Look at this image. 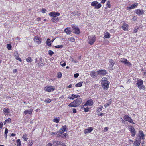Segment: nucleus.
<instances>
[{"instance_id":"f257e3e1","label":"nucleus","mask_w":146,"mask_h":146,"mask_svg":"<svg viewBox=\"0 0 146 146\" xmlns=\"http://www.w3.org/2000/svg\"><path fill=\"white\" fill-rule=\"evenodd\" d=\"M82 101L81 98H78L71 103L68 106L70 107H76L81 104Z\"/></svg>"},{"instance_id":"f03ea898","label":"nucleus","mask_w":146,"mask_h":146,"mask_svg":"<svg viewBox=\"0 0 146 146\" xmlns=\"http://www.w3.org/2000/svg\"><path fill=\"white\" fill-rule=\"evenodd\" d=\"M107 80L106 78H103L102 79V86L105 90H107L109 87V82Z\"/></svg>"},{"instance_id":"7ed1b4c3","label":"nucleus","mask_w":146,"mask_h":146,"mask_svg":"<svg viewBox=\"0 0 146 146\" xmlns=\"http://www.w3.org/2000/svg\"><path fill=\"white\" fill-rule=\"evenodd\" d=\"M137 84L138 88L140 89H144L145 88V86L143 85V81L141 79H139L137 80Z\"/></svg>"},{"instance_id":"20e7f679","label":"nucleus","mask_w":146,"mask_h":146,"mask_svg":"<svg viewBox=\"0 0 146 146\" xmlns=\"http://www.w3.org/2000/svg\"><path fill=\"white\" fill-rule=\"evenodd\" d=\"M96 40L95 36H91L88 37V43L92 45Z\"/></svg>"},{"instance_id":"39448f33","label":"nucleus","mask_w":146,"mask_h":146,"mask_svg":"<svg viewBox=\"0 0 146 146\" xmlns=\"http://www.w3.org/2000/svg\"><path fill=\"white\" fill-rule=\"evenodd\" d=\"M91 5L92 6L94 7L95 9H98L100 8L101 7V5L100 3L96 1L92 2L91 3Z\"/></svg>"},{"instance_id":"423d86ee","label":"nucleus","mask_w":146,"mask_h":146,"mask_svg":"<svg viewBox=\"0 0 146 146\" xmlns=\"http://www.w3.org/2000/svg\"><path fill=\"white\" fill-rule=\"evenodd\" d=\"M55 90L54 87L51 86H46L44 90L45 91L48 92H53Z\"/></svg>"},{"instance_id":"0eeeda50","label":"nucleus","mask_w":146,"mask_h":146,"mask_svg":"<svg viewBox=\"0 0 146 146\" xmlns=\"http://www.w3.org/2000/svg\"><path fill=\"white\" fill-rule=\"evenodd\" d=\"M124 119L126 121L133 124H134L135 123L133 121L132 119L128 115H125L124 116Z\"/></svg>"},{"instance_id":"6e6552de","label":"nucleus","mask_w":146,"mask_h":146,"mask_svg":"<svg viewBox=\"0 0 146 146\" xmlns=\"http://www.w3.org/2000/svg\"><path fill=\"white\" fill-rule=\"evenodd\" d=\"M129 130L131 133V134L132 136L134 137L136 134V131L134 127L132 126L129 127Z\"/></svg>"},{"instance_id":"1a4fd4ad","label":"nucleus","mask_w":146,"mask_h":146,"mask_svg":"<svg viewBox=\"0 0 146 146\" xmlns=\"http://www.w3.org/2000/svg\"><path fill=\"white\" fill-rule=\"evenodd\" d=\"M97 73L98 75L101 76H104L107 74V72L106 70H101L97 71Z\"/></svg>"},{"instance_id":"9d476101","label":"nucleus","mask_w":146,"mask_h":146,"mask_svg":"<svg viewBox=\"0 0 146 146\" xmlns=\"http://www.w3.org/2000/svg\"><path fill=\"white\" fill-rule=\"evenodd\" d=\"M49 15L50 16L53 17H56L60 15V14L58 12H52L49 13Z\"/></svg>"},{"instance_id":"9b49d317","label":"nucleus","mask_w":146,"mask_h":146,"mask_svg":"<svg viewBox=\"0 0 146 146\" xmlns=\"http://www.w3.org/2000/svg\"><path fill=\"white\" fill-rule=\"evenodd\" d=\"M144 11L143 9L140 10L139 9H137L135 11V13L137 15L140 16L144 13Z\"/></svg>"},{"instance_id":"f8f14e48","label":"nucleus","mask_w":146,"mask_h":146,"mask_svg":"<svg viewBox=\"0 0 146 146\" xmlns=\"http://www.w3.org/2000/svg\"><path fill=\"white\" fill-rule=\"evenodd\" d=\"M34 40L35 42L37 43L38 44L41 43V39L37 36H36L35 37Z\"/></svg>"},{"instance_id":"ddd939ff","label":"nucleus","mask_w":146,"mask_h":146,"mask_svg":"<svg viewBox=\"0 0 146 146\" xmlns=\"http://www.w3.org/2000/svg\"><path fill=\"white\" fill-rule=\"evenodd\" d=\"M90 75L92 78H95L97 77L98 74L97 73V72H96L95 71H91Z\"/></svg>"},{"instance_id":"4468645a","label":"nucleus","mask_w":146,"mask_h":146,"mask_svg":"<svg viewBox=\"0 0 146 146\" xmlns=\"http://www.w3.org/2000/svg\"><path fill=\"white\" fill-rule=\"evenodd\" d=\"M115 64V63L113 60L111 59L109 60V68H112L113 67Z\"/></svg>"},{"instance_id":"2eb2a0df","label":"nucleus","mask_w":146,"mask_h":146,"mask_svg":"<svg viewBox=\"0 0 146 146\" xmlns=\"http://www.w3.org/2000/svg\"><path fill=\"white\" fill-rule=\"evenodd\" d=\"M93 130L92 127H90L87 129H85L84 131V133L85 134H87L88 133H90Z\"/></svg>"},{"instance_id":"dca6fc26","label":"nucleus","mask_w":146,"mask_h":146,"mask_svg":"<svg viewBox=\"0 0 146 146\" xmlns=\"http://www.w3.org/2000/svg\"><path fill=\"white\" fill-rule=\"evenodd\" d=\"M139 139H141H141H145L144 138V135L143 132V131H140L139 132Z\"/></svg>"},{"instance_id":"f3484780","label":"nucleus","mask_w":146,"mask_h":146,"mask_svg":"<svg viewBox=\"0 0 146 146\" xmlns=\"http://www.w3.org/2000/svg\"><path fill=\"white\" fill-rule=\"evenodd\" d=\"M80 96L78 95H75L74 94H72V95L70 96L68 98L70 99H74L75 98H78V97L79 98Z\"/></svg>"},{"instance_id":"a211bd4d","label":"nucleus","mask_w":146,"mask_h":146,"mask_svg":"<svg viewBox=\"0 0 146 146\" xmlns=\"http://www.w3.org/2000/svg\"><path fill=\"white\" fill-rule=\"evenodd\" d=\"M138 4L137 3H135L134 4L132 5L131 6L127 7V9L129 10L135 8L137 6Z\"/></svg>"},{"instance_id":"6ab92c4d","label":"nucleus","mask_w":146,"mask_h":146,"mask_svg":"<svg viewBox=\"0 0 146 146\" xmlns=\"http://www.w3.org/2000/svg\"><path fill=\"white\" fill-rule=\"evenodd\" d=\"M14 55L16 59L19 61L20 62H21V59L19 57L18 53L17 52H14Z\"/></svg>"},{"instance_id":"aec40b11","label":"nucleus","mask_w":146,"mask_h":146,"mask_svg":"<svg viewBox=\"0 0 146 146\" xmlns=\"http://www.w3.org/2000/svg\"><path fill=\"white\" fill-rule=\"evenodd\" d=\"M104 39L109 38H110L111 36L110 33L108 32L104 33Z\"/></svg>"},{"instance_id":"412c9836","label":"nucleus","mask_w":146,"mask_h":146,"mask_svg":"<svg viewBox=\"0 0 146 146\" xmlns=\"http://www.w3.org/2000/svg\"><path fill=\"white\" fill-rule=\"evenodd\" d=\"M33 111V110L30 109L29 110H25L24 112V114L25 115H26L27 113L29 114H31Z\"/></svg>"},{"instance_id":"4be33fe9","label":"nucleus","mask_w":146,"mask_h":146,"mask_svg":"<svg viewBox=\"0 0 146 146\" xmlns=\"http://www.w3.org/2000/svg\"><path fill=\"white\" fill-rule=\"evenodd\" d=\"M61 142L58 141H54L53 142V145L54 146H58L59 145H61Z\"/></svg>"},{"instance_id":"5701e85b","label":"nucleus","mask_w":146,"mask_h":146,"mask_svg":"<svg viewBox=\"0 0 146 146\" xmlns=\"http://www.w3.org/2000/svg\"><path fill=\"white\" fill-rule=\"evenodd\" d=\"M128 25L127 24L125 23L122 26V28L124 31H127L128 30Z\"/></svg>"},{"instance_id":"b1692460","label":"nucleus","mask_w":146,"mask_h":146,"mask_svg":"<svg viewBox=\"0 0 146 146\" xmlns=\"http://www.w3.org/2000/svg\"><path fill=\"white\" fill-rule=\"evenodd\" d=\"M74 33L78 34L80 33L79 29L77 27H75L74 28Z\"/></svg>"},{"instance_id":"393cba45","label":"nucleus","mask_w":146,"mask_h":146,"mask_svg":"<svg viewBox=\"0 0 146 146\" xmlns=\"http://www.w3.org/2000/svg\"><path fill=\"white\" fill-rule=\"evenodd\" d=\"M3 111L5 115H6L9 113V109L7 108H5L3 110Z\"/></svg>"},{"instance_id":"a878e982","label":"nucleus","mask_w":146,"mask_h":146,"mask_svg":"<svg viewBox=\"0 0 146 146\" xmlns=\"http://www.w3.org/2000/svg\"><path fill=\"white\" fill-rule=\"evenodd\" d=\"M93 104V102L92 100H88L87 101L86 103V104H85L84 106L86 105H90L91 106Z\"/></svg>"},{"instance_id":"bb28decb","label":"nucleus","mask_w":146,"mask_h":146,"mask_svg":"<svg viewBox=\"0 0 146 146\" xmlns=\"http://www.w3.org/2000/svg\"><path fill=\"white\" fill-rule=\"evenodd\" d=\"M64 32L67 34H70L71 33V31L70 30L69 28H66L64 30Z\"/></svg>"},{"instance_id":"cd10ccee","label":"nucleus","mask_w":146,"mask_h":146,"mask_svg":"<svg viewBox=\"0 0 146 146\" xmlns=\"http://www.w3.org/2000/svg\"><path fill=\"white\" fill-rule=\"evenodd\" d=\"M73 15L78 17L80 15V13L78 12L74 11L72 13Z\"/></svg>"},{"instance_id":"c85d7f7f","label":"nucleus","mask_w":146,"mask_h":146,"mask_svg":"<svg viewBox=\"0 0 146 146\" xmlns=\"http://www.w3.org/2000/svg\"><path fill=\"white\" fill-rule=\"evenodd\" d=\"M51 21L52 22H57L59 21V19L57 17H53L52 18Z\"/></svg>"},{"instance_id":"c756f323","label":"nucleus","mask_w":146,"mask_h":146,"mask_svg":"<svg viewBox=\"0 0 146 146\" xmlns=\"http://www.w3.org/2000/svg\"><path fill=\"white\" fill-rule=\"evenodd\" d=\"M127 61V60L126 59L123 58L121 59L119 61L120 62L123 63L125 64Z\"/></svg>"},{"instance_id":"7c9ffc66","label":"nucleus","mask_w":146,"mask_h":146,"mask_svg":"<svg viewBox=\"0 0 146 146\" xmlns=\"http://www.w3.org/2000/svg\"><path fill=\"white\" fill-rule=\"evenodd\" d=\"M111 101H112V100L111 99H110V102H108L107 103H106L105 104L104 106L105 108H106L108 106L111 104Z\"/></svg>"},{"instance_id":"2f4dec72","label":"nucleus","mask_w":146,"mask_h":146,"mask_svg":"<svg viewBox=\"0 0 146 146\" xmlns=\"http://www.w3.org/2000/svg\"><path fill=\"white\" fill-rule=\"evenodd\" d=\"M38 59L39 60V61L38 62V63H39V64H38L39 65V66H43L44 65V63L42 62V58L41 57L39 58Z\"/></svg>"},{"instance_id":"473e14b6","label":"nucleus","mask_w":146,"mask_h":146,"mask_svg":"<svg viewBox=\"0 0 146 146\" xmlns=\"http://www.w3.org/2000/svg\"><path fill=\"white\" fill-rule=\"evenodd\" d=\"M46 44L47 46H50L51 45V44L50 42V39L48 38L46 42Z\"/></svg>"},{"instance_id":"72a5a7b5","label":"nucleus","mask_w":146,"mask_h":146,"mask_svg":"<svg viewBox=\"0 0 146 146\" xmlns=\"http://www.w3.org/2000/svg\"><path fill=\"white\" fill-rule=\"evenodd\" d=\"M59 117L58 118L56 117L53 120V121L56 123H58L59 121Z\"/></svg>"},{"instance_id":"f704fd0d","label":"nucleus","mask_w":146,"mask_h":146,"mask_svg":"<svg viewBox=\"0 0 146 146\" xmlns=\"http://www.w3.org/2000/svg\"><path fill=\"white\" fill-rule=\"evenodd\" d=\"M140 139H139V140H136V141H135V143H136V145L139 146L140 145L141 143Z\"/></svg>"},{"instance_id":"c9c22d12","label":"nucleus","mask_w":146,"mask_h":146,"mask_svg":"<svg viewBox=\"0 0 146 146\" xmlns=\"http://www.w3.org/2000/svg\"><path fill=\"white\" fill-rule=\"evenodd\" d=\"M16 142L17 143V146H21V141L19 139L17 140Z\"/></svg>"},{"instance_id":"e433bc0d","label":"nucleus","mask_w":146,"mask_h":146,"mask_svg":"<svg viewBox=\"0 0 146 146\" xmlns=\"http://www.w3.org/2000/svg\"><path fill=\"white\" fill-rule=\"evenodd\" d=\"M26 61L27 62H31L33 60L30 57H29L26 59Z\"/></svg>"},{"instance_id":"4c0bfd02","label":"nucleus","mask_w":146,"mask_h":146,"mask_svg":"<svg viewBox=\"0 0 146 146\" xmlns=\"http://www.w3.org/2000/svg\"><path fill=\"white\" fill-rule=\"evenodd\" d=\"M23 138L24 141H27L28 139L27 135L26 134H24L23 135Z\"/></svg>"},{"instance_id":"58836bf2","label":"nucleus","mask_w":146,"mask_h":146,"mask_svg":"<svg viewBox=\"0 0 146 146\" xmlns=\"http://www.w3.org/2000/svg\"><path fill=\"white\" fill-rule=\"evenodd\" d=\"M82 82H80L77 83L76 85V87H81L82 86Z\"/></svg>"},{"instance_id":"ea45409f","label":"nucleus","mask_w":146,"mask_h":146,"mask_svg":"<svg viewBox=\"0 0 146 146\" xmlns=\"http://www.w3.org/2000/svg\"><path fill=\"white\" fill-rule=\"evenodd\" d=\"M110 3V1H108L106 2V7L110 8L111 7Z\"/></svg>"},{"instance_id":"a19ab883","label":"nucleus","mask_w":146,"mask_h":146,"mask_svg":"<svg viewBox=\"0 0 146 146\" xmlns=\"http://www.w3.org/2000/svg\"><path fill=\"white\" fill-rule=\"evenodd\" d=\"M61 129H62L63 131L65 132L67 131V127L66 125L63 126L62 128Z\"/></svg>"},{"instance_id":"79ce46f5","label":"nucleus","mask_w":146,"mask_h":146,"mask_svg":"<svg viewBox=\"0 0 146 146\" xmlns=\"http://www.w3.org/2000/svg\"><path fill=\"white\" fill-rule=\"evenodd\" d=\"M66 133H64L62 134L59 135H58V136L59 137L61 136L62 138H64L66 137Z\"/></svg>"},{"instance_id":"37998d69","label":"nucleus","mask_w":146,"mask_h":146,"mask_svg":"<svg viewBox=\"0 0 146 146\" xmlns=\"http://www.w3.org/2000/svg\"><path fill=\"white\" fill-rule=\"evenodd\" d=\"M51 101L52 100L51 99L48 98V99H45V100L44 101V102L47 103H49L50 102H51Z\"/></svg>"},{"instance_id":"c03bdc74","label":"nucleus","mask_w":146,"mask_h":146,"mask_svg":"<svg viewBox=\"0 0 146 146\" xmlns=\"http://www.w3.org/2000/svg\"><path fill=\"white\" fill-rule=\"evenodd\" d=\"M7 48L8 50H10L11 49L12 46L11 44H8L7 45Z\"/></svg>"},{"instance_id":"a18cd8bd","label":"nucleus","mask_w":146,"mask_h":146,"mask_svg":"<svg viewBox=\"0 0 146 146\" xmlns=\"http://www.w3.org/2000/svg\"><path fill=\"white\" fill-rule=\"evenodd\" d=\"M55 47L57 48H62L63 47V45H57L55 46Z\"/></svg>"},{"instance_id":"49530a36","label":"nucleus","mask_w":146,"mask_h":146,"mask_svg":"<svg viewBox=\"0 0 146 146\" xmlns=\"http://www.w3.org/2000/svg\"><path fill=\"white\" fill-rule=\"evenodd\" d=\"M68 40L72 42H74L75 40V39L74 38L71 37L68 38Z\"/></svg>"},{"instance_id":"de8ad7c7","label":"nucleus","mask_w":146,"mask_h":146,"mask_svg":"<svg viewBox=\"0 0 146 146\" xmlns=\"http://www.w3.org/2000/svg\"><path fill=\"white\" fill-rule=\"evenodd\" d=\"M102 106H100V107L97 109V111L98 112H100V111H101L102 109Z\"/></svg>"},{"instance_id":"09e8293b","label":"nucleus","mask_w":146,"mask_h":146,"mask_svg":"<svg viewBox=\"0 0 146 146\" xmlns=\"http://www.w3.org/2000/svg\"><path fill=\"white\" fill-rule=\"evenodd\" d=\"M125 64L126 65H127L129 66H131L132 65L131 63L129 61H127Z\"/></svg>"},{"instance_id":"8fccbe9b","label":"nucleus","mask_w":146,"mask_h":146,"mask_svg":"<svg viewBox=\"0 0 146 146\" xmlns=\"http://www.w3.org/2000/svg\"><path fill=\"white\" fill-rule=\"evenodd\" d=\"M64 132L62 130V129H60L59 131L58 132V133H59V134H58L59 135H61Z\"/></svg>"},{"instance_id":"3c124183","label":"nucleus","mask_w":146,"mask_h":146,"mask_svg":"<svg viewBox=\"0 0 146 146\" xmlns=\"http://www.w3.org/2000/svg\"><path fill=\"white\" fill-rule=\"evenodd\" d=\"M5 121L7 123H9L11 121V119L10 118H8L5 120Z\"/></svg>"},{"instance_id":"603ef678","label":"nucleus","mask_w":146,"mask_h":146,"mask_svg":"<svg viewBox=\"0 0 146 146\" xmlns=\"http://www.w3.org/2000/svg\"><path fill=\"white\" fill-rule=\"evenodd\" d=\"M48 53L50 55L52 56L54 54V52L51 50H49L48 51Z\"/></svg>"},{"instance_id":"864d4df0","label":"nucleus","mask_w":146,"mask_h":146,"mask_svg":"<svg viewBox=\"0 0 146 146\" xmlns=\"http://www.w3.org/2000/svg\"><path fill=\"white\" fill-rule=\"evenodd\" d=\"M46 11V9H45V8H42V9L41 12L42 13H45Z\"/></svg>"},{"instance_id":"5fc2aeb1","label":"nucleus","mask_w":146,"mask_h":146,"mask_svg":"<svg viewBox=\"0 0 146 146\" xmlns=\"http://www.w3.org/2000/svg\"><path fill=\"white\" fill-rule=\"evenodd\" d=\"M138 29H139V27H137L136 26L135 29L134 30V33H136L137 32V31Z\"/></svg>"},{"instance_id":"6e6d98bb","label":"nucleus","mask_w":146,"mask_h":146,"mask_svg":"<svg viewBox=\"0 0 146 146\" xmlns=\"http://www.w3.org/2000/svg\"><path fill=\"white\" fill-rule=\"evenodd\" d=\"M62 74L60 72H59L58 74V77L60 78L62 76Z\"/></svg>"},{"instance_id":"4d7b16f0","label":"nucleus","mask_w":146,"mask_h":146,"mask_svg":"<svg viewBox=\"0 0 146 146\" xmlns=\"http://www.w3.org/2000/svg\"><path fill=\"white\" fill-rule=\"evenodd\" d=\"M62 62H60V64L62 67H64L65 66V65H66V63L65 62H64V63H63L62 64Z\"/></svg>"},{"instance_id":"13d9d810","label":"nucleus","mask_w":146,"mask_h":146,"mask_svg":"<svg viewBox=\"0 0 146 146\" xmlns=\"http://www.w3.org/2000/svg\"><path fill=\"white\" fill-rule=\"evenodd\" d=\"M84 111L85 112H87L89 111V108L88 107L84 108Z\"/></svg>"},{"instance_id":"bf43d9fd","label":"nucleus","mask_w":146,"mask_h":146,"mask_svg":"<svg viewBox=\"0 0 146 146\" xmlns=\"http://www.w3.org/2000/svg\"><path fill=\"white\" fill-rule=\"evenodd\" d=\"M79 76V74L78 73H76L74 75V77L75 78H77Z\"/></svg>"},{"instance_id":"052dcab7","label":"nucleus","mask_w":146,"mask_h":146,"mask_svg":"<svg viewBox=\"0 0 146 146\" xmlns=\"http://www.w3.org/2000/svg\"><path fill=\"white\" fill-rule=\"evenodd\" d=\"M8 132V129L7 128H6L5 131V134H7Z\"/></svg>"},{"instance_id":"680f3d73","label":"nucleus","mask_w":146,"mask_h":146,"mask_svg":"<svg viewBox=\"0 0 146 146\" xmlns=\"http://www.w3.org/2000/svg\"><path fill=\"white\" fill-rule=\"evenodd\" d=\"M3 124L2 122H0V128L1 129L3 127Z\"/></svg>"},{"instance_id":"e2e57ef3","label":"nucleus","mask_w":146,"mask_h":146,"mask_svg":"<svg viewBox=\"0 0 146 146\" xmlns=\"http://www.w3.org/2000/svg\"><path fill=\"white\" fill-rule=\"evenodd\" d=\"M76 109L73 108V112L74 113H76Z\"/></svg>"},{"instance_id":"0e129e2a","label":"nucleus","mask_w":146,"mask_h":146,"mask_svg":"<svg viewBox=\"0 0 146 146\" xmlns=\"http://www.w3.org/2000/svg\"><path fill=\"white\" fill-rule=\"evenodd\" d=\"M38 59L37 58V59H36L35 60V63H36L37 64H39V63H38V62H39L38 61Z\"/></svg>"},{"instance_id":"69168bd1","label":"nucleus","mask_w":146,"mask_h":146,"mask_svg":"<svg viewBox=\"0 0 146 146\" xmlns=\"http://www.w3.org/2000/svg\"><path fill=\"white\" fill-rule=\"evenodd\" d=\"M133 21H135L137 19V17L136 16H134L133 18Z\"/></svg>"},{"instance_id":"338daca9","label":"nucleus","mask_w":146,"mask_h":146,"mask_svg":"<svg viewBox=\"0 0 146 146\" xmlns=\"http://www.w3.org/2000/svg\"><path fill=\"white\" fill-rule=\"evenodd\" d=\"M107 0H102L101 3L102 4L104 3Z\"/></svg>"},{"instance_id":"774afa93","label":"nucleus","mask_w":146,"mask_h":146,"mask_svg":"<svg viewBox=\"0 0 146 146\" xmlns=\"http://www.w3.org/2000/svg\"><path fill=\"white\" fill-rule=\"evenodd\" d=\"M46 146H52V145L51 143H49Z\"/></svg>"}]
</instances>
